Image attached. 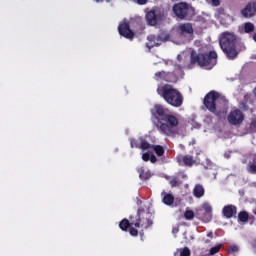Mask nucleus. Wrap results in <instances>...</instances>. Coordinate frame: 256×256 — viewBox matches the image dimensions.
Returning <instances> with one entry per match:
<instances>
[{
	"mask_svg": "<svg viewBox=\"0 0 256 256\" xmlns=\"http://www.w3.org/2000/svg\"><path fill=\"white\" fill-rule=\"evenodd\" d=\"M133 226L135 227V224H132V221H129L127 218L122 219L119 223V228L121 231H129V228Z\"/></svg>",
	"mask_w": 256,
	"mask_h": 256,
	"instance_id": "nucleus-20",
	"label": "nucleus"
},
{
	"mask_svg": "<svg viewBox=\"0 0 256 256\" xmlns=\"http://www.w3.org/2000/svg\"><path fill=\"white\" fill-rule=\"evenodd\" d=\"M218 251H221V245L214 246L210 249V255H216Z\"/></svg>",
	"mask_w": 256,
	"mask_h": 256,
	"instance_id": "nucleus-32",
	"label": "nucleus"
},
{
	"mask_svg": "<svg viewBox=\"0 0 256 256\" xmlns=\"http://www.w3.org/2000/svg\"><path fill=\"white\" fill-rule=\"evenodd\" d=\"M178 61H181V56H177Z\"/></svg>",
	"mask_w": 256,
	"mask_h": 256,
	"instance_id": "nucleus-45",
	"label": "nucleus"
},
{
	"mask_svg": "<svg viewBox=\"0 0 256 256\" xmlns=\"http://www.w3.org/2000/svg\"><path fill=\"white\" fill-rule=\"evenodd\" d=\"M242 17L245 19H251L256 14V2H249L241 11Z\"/></svg>",
	"mask_w": 256,
	"mask_h": 256,
	"instance_id": "nucleus-12",
	"label": "nucleus"
},
{
	"mask_svg": "<svg viewBox=\"0 0 256 256\" xmlns=\"http://www.w3.org/2000/svg\"><path fill=\"white\" fill-rule=\"evenodd\" d=\"M219 45L228 59H236L237 55H239V52H237V35L235 33L223 32L220 36Z\"/></svg>",
	"mask_w": 256,
	"mask_h": 256,
	"instance_id": "nucleus-5",
	"label": "nucleus"
},
{
	"mask_svg": "<svg viewBox=\"0 0 256 256\" xmlns=\"http://www.w3.org/2000/svg\"><path fill=\"white\" fill-rule=\"evenodd\" d=\"M180 75V68L177 66L174 72L158 71L154 74L155 81H164L165 83H177Z\"/></svg>",
	"mask_w": 256,
	"mask_h": 256,
	"instance_id": "nucleus-8",
	"label": "nucleus"
},
{
	"mask_svg": "<svg viewBox=\"0 0 256 256\" xmlns=\"http://www.w3.org/2000/svg\"><path fill=\"white\" fill-rule=\"evenodd\" d=\"M118 32L119 35H121V37H125V39H129L130 41H133V39H135V32L131 30V26L126 20L119 24Z\"/></svg>",
	"mask_w": 256,
	"mask_h": 256,
	"instance_id": "nucleus-11",
	"label": "nucleus"
},
{
	"mask_svg": "<svg viewBox=\"0 0 256 256\" xmlns=\"http://www.w3.org/2000/svg\"><path fill=\"white\" fill-rule=\"evenodd\" d=\"M206 109L216 115V117H223L227 115V100L221 99L219 92L212 90L208 92L203 100Z\"/></svg>",
	"mask_w": 256,
	"mask_h": 256,
	"instance_id": "nucleus-2",
	"label": "nucleus"
},
{
	"mask_svg": "<svg viewBox=\"0 0 256 256\" xmlns=\"http://www.w3.org/2000/svg\"><path fill=\"white\" fill-rule=\"evenodd\" d=\"M255 31V25L251 22H246L244 24V32L245 33H253Z\"/></svg>",
	"mask_w": 256,
	"mask_h": 256,
	"instance_id": "nucleus-25",
	"label": "nucleus"
},
{
	"mask_svg": "<svg viewBox=\"0 0 256 256\" xmlns=\"http://www.w3.org/2000/svg\"><path fill=\"white\" fill-rule=\"evenodd\" d=\"M129 219L132 221V225H134L136 229H139L140 227H143V229H149V227L153 225L151 213L146 212L143 207H139L137 214L135 216H130Z\"/></svg>",
	"mask_w": 256,
	"mask_h": 256,
	"instance_id": "nucleus-6",
	"label": "nucleus"
},
{
	"mask_svg": "<svg viewBox=\"0 0 256 256\" xmlns=\"http://www.w3.org/2000/svg\"><path fill=\"white\" fill-rule=\"evenodd\" d=\"M169 184L171 187H179V178L174 177L172 180H170Z\"/></svg>",
	"mask_w": 256,
	"mask_h": 256,
	"instance_id": "nucleus-31",
	"label": "nucleus"
},
{
	"mask_svg": "<svg viewBox=\"0 0 256 256\" xmlns=\"http://www.w3.org/2000/svg\"><path fill=\"white\" fill-rule=\"evenodd\" d=\"M157 93L168 105H171V107H181V105H183V94L171 84L158 86Z\"/></svg>",
	"mask_w": 256,
	"mask_h": 256,
	"instance_id": "nucleus-3",
	"label": "nucleus"
},
{
	"mask_svg": "<svg viewBox=\"0 0 256 256\" xmlns=\"http://www.w3.org/2000/svg\"><path fill=\"white\" fill-rule=\"evenodd\" d=\"M223 216L226 217V219H231L233 217L237 216V206L235 205H226L222 209Z\"/></svg>",
	"mask_w": 256,
	"mask_h": 256,
	"instance_id": "nucleus-14",
	"label": "nucleus"
},
{
	"mask_svg": "<svg viewBox=\"0 0 256 256\" xmlns=\"http://www.w3.org/2000/svg\"><path fill=\"white\" fill-rule=\"evenodd\" d=\"M178 163L180 165L183 163L185 167H193V165H195V159L191 155H185L178 158Z\"/></svg>",
	"mask_w": 256,
	"mask_h": 256,
	"instance_id": "nucleus-17",
	"label": "nucleus"
},
{
	"mask_svg": "<svg viewBox=\"0 0 256 256\" xmlns=\"http://www.w3.org/2000/svg\"><path fill=\"white\" fill-rule=\"evenodd\" d=\"M237 251H239V246L231 245L229 250H228V253H237Z\"/></svg>",
	"mask_w": 256,
	"mask_h": 256,
	"instance_id": "nucleus-34",
	"label": "nucleus"
},
{
	"mask_svg": "<svg viewBox=\"0 0 256 256\" xmlns=\"http://www.w3.org/2000/svg\"><path fill=\"white\" fill-rule=\"evenodd\" d=\"M253 247H255V249H256V239L253 242Z\"/></svg>",
	"mask_w": 256,
	"mask_h": 256,
	"instance_id": "nucleus-43",
	"label": "nucleus"
},
{
	"mask_svg": "<svg viewBox=\"0 0 256 256\" xmlns=\"http://www.w3.org/2000/svg\"><path fill=\"white\" fill-rule=\"evenodd\" d=\"M253 40L256 42V33L253 35Z\"/></svg>",
	"mask_w": 256,
	"mask_h": 256,
	"instance_id": "nucleus-44",
	"label": "nucleus"
},
{
	"mask_svg": "<svg viewBox=\"0 0 256 256\" xmlns=\"http://www.w3.org/2000/svg\"><path fill=\"white\" fill-rule=\"evenodd\" d=\"M185 219H187L188 221H191L192 219H195V212H193V210H187L184 213Z\"/></svg>",
	"mask_w": 256,
	"mask_h": 256,
	"instance_id": "nucleus-27",
	"label": "nucleus"
},
{
	"mask_svg": "<svg viewBox=\"0 0 256 256\" xmlns=\"http://www.w3.org/2000/svg\"><path fill=\"white\" fill-rule=\"evenodd\" d=\"M150 162L151 163H157V156H155V154L150 155Z\"/></svg>",
	"mask_w": 256,
	"mask_h": 256,
	"instance_id": "nucleus-36",
	"label": "nucleus"
},
{
	"mask_svg": "<svg viewBox=\"0 0 256 256\" xmlns=\"http://www.w3.org/2000/svg\"><path fill=\"white\" fill-rule=\"evenodd\" d=\"M180 256H191V250L188 247L180 249Z\"/></svg>",
	"mask_w": 256,
	"mask_h": 256,
	"instance_id": "nucleus-28",
	"label": "nucleus"
},
{
	"mask_svg": "<svg viewBox=\"0 0 256 256\" xmlns=\"http://www.w3.org/2000/svg\"><path fill=\"white\" fill-rule=\"evenodd\" d=\"M161 197H162V202L164 203V205L171 206V205H173V203H175V196H173V194H169V193L163 191L161 193Z\"/></svg>",
	"mask_w": 256,
	"mask_h": 256,
	"instance_id": "nucleus-18",
	"label": "nucleus"
},
{
	"mask_svg": "<svg viewBox=\"0 0 256 256\" xmlns=\"http://www.w3.org/2000/svg\"><path fill=\"white\" fill-rule=\"evenodd\" d=\"M207 237H210L211 239H213V233H212V232H209V233L207 234Z\"/></svg>",
	"mask_w": 256,
	"mask_h": 256,
	"instance_id": "nucleus-40",
	"label": "nucleus"
},
{
	"mask_svg": "<svg viewBox=\"0 0 256 256\" xmlns=\"http://www.w3.org/2000/svg\"><path fill=\"white\" fill-rule=\"evenodd\" d=\"M159 21V13L155 10H150L146 13V22L150 27H155Z\"/></svg>",
	"mask_w": 256,
	"mask_h": 256,
	"instance_id": "nucleus-13",
	"label": "nucleus"
},
{
	"mask_svg": "<svg viewBox=\"0 0 256 256\" xmlns=\"http://www.w3.org/2000/svg\"><path fill=\"white\" fill-rule=\"evenodd\" d=\"M130 145H131L132 149H140L141 144H139V141H137V139H132L130 141Z\"/></svg>",
	"mask_w": 256,
	"mask_h": 256,
	"instance_id": "nucleus-30",
	"label": "nucleus"
},
{
	"mask_svg": "<svg viewBox=\"0 0 256 256\" xmlns=\"http://www.w3.org/2000/svg\"><path fill=\"white\" fill-rule=\"evenodd\" d=\"M195 65L198 67H204V69H212L215 65H217V52L210 51L209 53H191L190 63L188 67L193 69Z\"/></svg>",
	"mask_w": 256,
	"mask_h": 256,
	"instance_id": "nucleus-4",
	"label": "nucleus"
},
{
	"mask_svg": "<svg viewBox=\"0 0 256 256\" xmlns=\"http://www.w3.org/2000/svg\"><path fill=\"white\" fill-rule=\"evenodd\" d=\"M227 121L230 125L237 127L245 121V114L240 109H234L228 114Z\"/></svg>",
	"mask_w": 256,
	"mask_h": 256,
	"instance_id": "nucleus-9",
	"label": "nucleus"
},
{
	"mask_svg": "<svg viewBox=\"0 0 256 256\" xmlns=\"http://www.w3.org/2000/svg\"><path fill=\"white\" fill-rule=\"evenodd\" d=\"M193 195L197 199H201L205 195V188L201 184H196L193 189Z\"/></svg>",
	"mask_w": 256,
	"mask_h": 256,
	"instance_id": "nucleus-19",
	"label": "nucleus"
},
{
	"mask_svg": "<svg viewBox=\"0 0 256 256\" xmlns=\"http://www.w3.org/2000/svg\"><path fill=\"white\" fill-rule=\"evenodd\" d=\"M247 108H248V106L246 104H244V107H243L244 111H247Z\"/></svg>",
	"mask_w": 256,
	"mask_h": 256,
	"instance_id": "nucleus-42",
	"label": "nucleus"
},
{
	"mask_svg": "<svg viewBox=\"0 0 256 256\" xmlns=\"http://www.w3.org/2000/svg\"><path fill=\"white\" fill-rule=\"evenodd\" d=\"M149 0H136V3L138 5H146V3L148 2Z\"/></svg>",
	"mask_w": 256,
	"mask_h": 256,
	"instance_id": "nucleus-38",
	"label": "nucleus"
},
{
	"mask_svg": "<svg viewBox=\"0 0 256 256\" xmlns=\"http://www.w3.org/2000/svg\"><path fill=\"white\" fill-rule=\"evenodd\" d=\"M250 131L251 133H256V119H252L250 123Z\"/></svg>",
	"mask_w": 256,
	"mask_h": 256,
	"instance_id": "nucleus-33",
	"label": "nucleus"
},
{
	"mask_svg": "<svg viewBox=\"0 0 256 256\" xmlns=\"http://www.w3.org/2000/svg\"><path fill=\"white\" fill-rule=\"evenodd\" d=\"M150 159H151V154H149V152L142 154V161L147 162V161H150Z\"/></svg>",
	"mask_w": 256,
	"mask_h": 256,
	"instance_id": "nucleus-35",
	"label": "nucleus"
},
{
	"mask_svg": "<svg viewBox=\"0 0 256 256\" xmlns=\"http://www.w3.org/2000/svg\"><path fill=\"white\" fill-rule=\"evenodd\" d=\"M202 211H204L202 221H205L206 223L211 221V213H213V208L209 205V203H204L202 205Z\"/></svg>",
	"mask_w": 256,
	"mask_h": 256,
	"instance_id": "nucleus-16",
	"label": "nucleus"
},
{
	"mask_svg": "<svg viewBox=\"0 0 256 256\" xmlns=\"http://www.w3.org/2000/svg\"><path fill=\"white\" fill-rule=\"evenodd\" d=\"M248 171L249 173L256 175V158H254L252 162H249Z\"/></svg>",
	"mask_w": 256,
	"mask_h": 256,
	"instance_id": "nucleus-26",
	"label": "nucleus"
},
{
	"mask_svg": "<svg viewBox=\"0 0 256 256\" xmlns=\"http://www.w3.org/2000/svg\"><path fill=\"white\" fill-rule=\"evenodd\" d=\"M138 173L140 179H143L144 181H147V179H151V172L149 170H145V168L143 167L138 168Z\"/></svg>",
	"mask_w": 256,
	"mask_h": 256,
	"instance_id": "nucleus-21",
	"label": "nucleus"
},
{
	"mask_svg": "<svg viewBox=\"0 0 256 256\" xmlns=\"http://www.w3.org/2000/svg\"><path fill=\"white\" fill-rule=\"evenodd\" d=\"M213 7H219L221 5V2L219 0H211Z\"/></svg>",
	"mask_w": 256,
	"mask_h": 256,
	"instance_id": "nucleus-37",
	"label": "nucleus"
},
{
	"mask_svg": "<svg viewBox=\"0 0 256 256\" xmlns=\"http://www.w3.org/2000/svg\"><path fill=\"white\" fill-rule=\"evenodd\" d=\"M179 35H193V25L191 23H184L178 26Z\"/></svg>",
	"mask_w": 256,
	"mask_h": 256,
	"instance_id": "nucleus-15",
	"label": "nucleus"
},
{
	"mask_svg": "<svg viewBox=\"0 0 256 256\" xmlns=\"http://www.w3.org/2000/svg\"><path fill=\"white\" fill-rule=\"evenodd\" d=\"M140 149L142 151H147V149H153V145H151L149 142H147V140L141 138Z\"/></svg>",
	"mask_w": 256,
	"mask_h": 256,
	"instance_id": "nucleus-24",
	"label": "nucleus"
},
{
	"mask_svg": "<svg viewBox=\"0 0 256 256\" xmlns=\"http://www.w3.org/2000/svg\"><path fill=\"white\" fill-rule=\"evenodd\" d=\"M150 113L152 115V121L160 133L168 137L176 135L179 127V118L177 116L167 113V109L161 104L154 105Z\"/></svg>",
	"mask_w": 256,
	"mask_h": 256,
	"instance_id": "nucleus-1",
	"label": "nucleus"
},
{
	"mask_svg": "<svg viewBox=\"0 0 256 256\" xmlns=\"http://www.w3.org/2000/svg\"><path fill=\"white\" fill-rule=\"evenodd\" d=\"M96 3H103V0H94Z\"/></svg>",
	"mask_w": 256,
	"mask_h": 256,
	"instance_id": "nucleus-41",
	"label": "nucleus"
},
{
	"mask_svg": "<svg viewBox=\"0 0 256 256\" xmlns=\"http://www.w3.org/2000/svg\"><path fill=\"white\" fill-rule=\"evenodd\" d=\"M128 229L132 237H137L139 235V230H137L135 227L130 226Z\"/></svg>",
	"mask_w": 256,
	"mask_h": 256,
	"instance_id": "nucleus-29",
	"label": "nucleus"
},
{
	"mask_svg": "<svg viewBox=\"0 0 256 256\" xmlns=\"http://www.w3.org/2000/svg\"><path fill=\"white\" fill-rule=\"evenodd\" d=\"M238 221L241 223H247L249 221V212L241 211L238 213Z\"/></svg>",
	"mask_w": 256,
	"mask_h": 256,
	"instance_id": "nucleus-23",
	"label": "nucleus"
},
{
	"mask_svg": "<svg viewBox=\"0 0 256 256\" xmlns=\"http://www.w3.org/2000/svg\"><path fill=\"white\" fill-rule=\"evenodd\" d=\"M173 11L178 19H191L195 15L193 7L185 2H180L173 6Z\"/></svg>",
	"mask_w": 256,
	"mask_h": 256,
	"instance_id": "nucleus-7",
	"label": "nucleus"
},
{
	"mask_svg": "<svg viewBox=\"0 0 256 256\" xmlns=\"http://www.w3.org/2000/svg\"><path fill=\"white\" fill-rule=\"evenodd\" d=\"M172 233H174V234L179 233V227L173 228Z\"/></svg>",
	"mask_w": 256,
	"mask_h": 256,
	"instance_id": "nucleus-39",
	"label": "nucleus"
},
{
	"mask_svg": "<svg viewBox=\"0 0 256 256\" xmlns=\"http://www.w3.org/2000/svg\"><path fill=\"white\" fill-rule=\"evenodd\" d=\"M147 39L149 42L146 43V47L153 49V47H159V41H169V34L160 32L158 36L150 35Z\"/></svg>",
	"mask_w": 256,
	"mask_h": 256,
	"instance_id": "nucleus-10",
	"label": "nucleus"
},
{
	"mask_svg": "<svg viewBox=\"0 0 256 256\" xmlns=\"http://www.w3.org/2000/svg\"><path fill=\"white\" fill-rule=\"evenodd\" d=\"M152 149L157 157H163L165 155V148L161 145H152Z\"/></svg>",
	"mask_w": 256,
	"mask_h": 256,
	"instance_id": "nucleus-22",
	"label": "nucleus"
}]
</instances>
